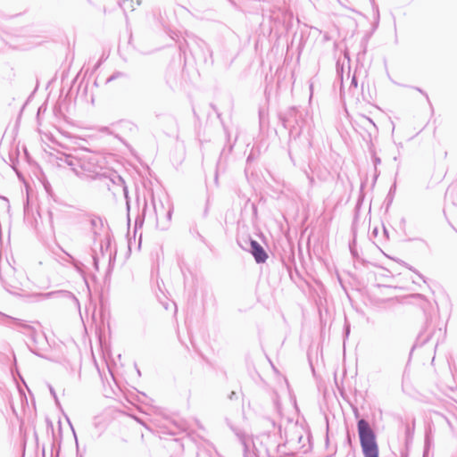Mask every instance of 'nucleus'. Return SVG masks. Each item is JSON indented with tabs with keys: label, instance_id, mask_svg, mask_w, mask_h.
<instances>
[{
	"label": "nucleus",
	"instance_id": "2",
	"mask_svg": "<svg viewBox=\"0 0 457 457\" xmlns=\"http://www.w3.org/2000/svg\"><path fill=\"white\" fill-rule=\"evenodd\" d=\"M251 247H252L251 253L253 255V257L257 262H264L267 260L268 255H267L266 252L264 251V249L262 248V246L259 243H257L254 240H252Z\"/></svg>",
	"mask_w": 457,
	"mask_h": 457
},
{
	"label": "nucleus",
	"instance_id": "1",
	"mask_svg": "<svg viewBox=\"0 0 457 457\" xmlns=\"http://www.w3.org/2000/svg\"><path fill=\"white\" fill-rule=\"evenodd\" d=\"M358 433L364 456L378 457L375 434L366 420H360L358 421Z\"/></svg>",
	"mask_w": 457,
	"mask_h": 457
}]
</instances>
